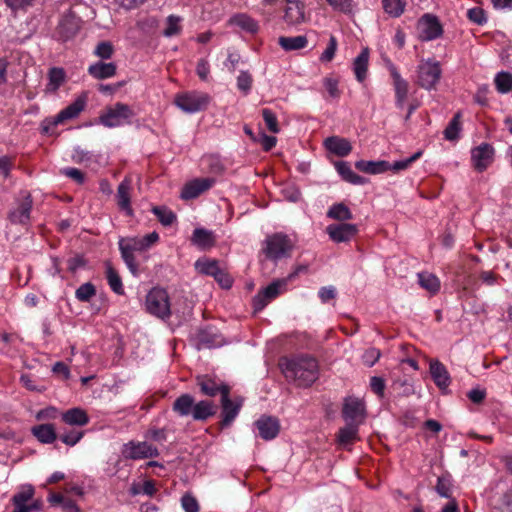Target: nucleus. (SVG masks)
I'll return each instance as SVG.
<instances>
[{
  "instance_id": "nucleus-64",
  "label": "nucleus",
  "mask_w": 512,
  "mask_h": 512,
  "mask_svg": "<svg viewBox=\"0 0 512 512\" xmlns=\"http://www.w3.org/2000/svg\"><path fill=\"white\" fill-rule=\"evenodd\" d=\"M181 505L185 512H199V503L197 499L190 494L182 496Z\"/></svg>"
},
{
  "instance_id": "nucleus-21",
  "label": "nucleus",
  "mask_w": 512,
  "mask_h": 512,
  "mask_svg": "<svg viewBox=\"0 0 512 512\" xmlns=\"http://www.w3.org/2000/svg\"><path fill=\"white\" fill-rule=\"evenodd\" d=\"M326 232L336 243L350 241L358 232V228L355 224L340 223L330 224L326 228Z\"/></svg>"
},
{
  "instance_id": "nucleus-58",
  "label": "nucleus",
  "mask_w": 512,
  "mask_h": 512,
  "mask_svg": "<svg viewBox=\"0 0 512 512\" xmlns=\"http://www.w3.org/2000/svg\"><path fill=\"white\" fill-rule=\"evenodd\" d=\"M61 412L55 407H47L37 412L36 419L39 421L61 419Z\"/></svg>"
},
{
  "instance_id": "nucleus-14",
  "label": "nucleus",
  "mask_w": 512,
  "mask_h": 512,
  "mask_svg": "<svg viewBox=\"0 0 512 512\" xmlns=\"http://www.w3.org/2000/svg\"><path fill=\"white\" fill-rule=\"evenodd\" d=\"M419 38L422 41H432L443 34V27L437 16L424 14L418 21Z\"/></svg>"
},
{
  "instance_id": "nucleus-62",
  "label": "nucleus",
  "mask_w": 512,
  "mask_h": 512,
  "mask_svg": "<svg viewBox=\"0 0 512 512\" xmlns=\"http://www.w3.org/2000/svg\"><path fill=\"white\" fill-rule=\"evenodd\" d=\"M467 17L471 22L477 25H483L487 21L484 10L479 7L469 9L467 11Z\"/></svg>"
},
{
  "instance_id": "nucleus-7",
  "label": "nucleus",
  "mask_w": 512,
  "mask_h": 512,
  "mask_svg": "<svg viewBox=\"0 0 512 512\" xmlns=\"http://www.w3.org/2000/svg\"><path fill=\"white\" fill-rule=\"evenodd\" d=\"M118 245L121 257L125 264L127 265L129 271L135 276L138 275L139 265L136 262L134 253L144 252L147 250L144 241H142V238L133 237L127 239H120Z\"/></svg>"
},
{
  "instance_id": "nucleus-22",
  "label": "nucleus",
  "mask_w": 512,
  "mask_h": 512,
  "mask_svg": "<svg viewBox=\"0 0 512 512\" xmlns=\"http://www.w3.org/2000/svg\"><path fill=\"white\" fill-rule=\"evenodd\" d=\"M284 21L288 25H299L305 22V4L300 0H285Z\"/></svg>"
},
{
  "instance_id": "nucleus-8",
  "label": "nucleus",
  "mask_w": 512,
  "mask_h": 512,
  "mask_svg": "<svg viewBox=\"0 0 512 512\" xmlns=\"http://www.w3.org/2000/svg\"><path fill=\"white\" fill-rule=\"evenodd\" d=\"M442 70L438 61L428 59L419 64L417 84L426 90L434 89L441 78Z\"/></svg>"
},
{
  "instance_id": "nucleus-12",
  "label": "nucleus",
  "mask_w": 512,
  "mask_h": 512,
  "mask_svg": "<svg viewBox=\"0 0 512 512\" xmlns=\"http://www.w3.org/2000/svg\"><path fill=\"white\" fill-rule=\"evenodd\" d=\"M133 116L131 108L124 103H116L100 116V122L106 127H117L127 122Z\"/></svg>"
},
{
  "instance_id": "nucleus-10",
  "label": "nucleus",
  "mask_w": 512,
  "mask_h": 512,
  "mask_svg": "<svg viewBox=\"0 0 512 512\" xmlns=\"http://www.w3.org/2000/svg\"><path fill=\"white\" fill-rule=\"evenodd\" d=\"M33 207V199L29 192H23L21 199L17 201V205L8 214V219L12 224L28 226L31 220V212Z\"/></svg>"
},
{
  "instance_id": "nucleus-33",
  "label": "nucleus",
  "mask_w": 512,
  "mask_h": 512,
  "mask_svg": "<svg viewBox=\"0 0 512 512\" xmlns=\"http://www.w3.org/2000/svg\"><path fill=\"white\" fill-rule=\"evenodd\" d=\"M117 67L114 63L98 61L88 68V73L95 79H107L116 74Z\"/></svg>"
},
{
  "instance_id": "nucleus-31",
  "label": "nucleus",
  "mask_w": 512,
  "mask_h": 512,
  "mask_svg": "<svg viewBox=\"0 0 512 512\" xmlns=\"http://www.w3.org/2000/svg\"><path fill=\"white\" fill-rule=\"evenodd\" d=\"M335 168L341 178L348 183L353 185H364L368 182L366 178L354 173L350 164L346 161L335 162Z\"/></svg>"
},
{
  "instance_id": "nucleus-2",
  "label": "nucleus",
  "mask_w": 512,
  "mask_h": 512,
  "mask_svg": "<svg viewBox=\"0 0 512 512\" xmlns=\"http://www.w3.org/2000/svg\"><path fill=\"white\" fill-rule=\"evenodd\" d=\"M295 248L294 241L282 232L268 235L262 245V253L268 260L277 262L290 258Z\"/></svg>"
},
{
  "instance_id": "nucleus-49",
  "label": "nucleus",
  "mask_w": 512,
  "mask_h": 512,
  "mask_svg": "<svg viewBox=\"0 0 512 512\" xmlns=\"http://www.w3.org/2000/svg\"><path fill=\"white\" fill-rule=\"evenodd\" d=\"M49 83L47 89L49 91H57L65 81V72L62 68H51L49 71Z\"/></svg>"
},
{
  "instance_id": "nucleus-26",
  "label": "nucleus",
  "mask_w": 512,
  "mask_h": 512,
  "mask_svg": "<svg viewBox=\"0 0 512 512\" xmlns=\"http://www.w3.org/2000/svg\"><path fill=\"white\" fill-rule=\"evenodd\" d=\"M32 435L43 444H52L58 439L56 427L52 423L35 425L31 428Z\"/></svg>"
},
{
  "instance_id": "nucleus-25",
  "label": "nucleus",
  "mask_w": 512,
  "mask_h": 512,
  "mask_svg": "<svg viewBox=\"0 0 512 512\" xmlns=\"http://www.w3.org/2000/svg\"><path fill=\"white\" fill-rule=\"evenodd\" d=\"M35 495V489L32 485L22 486L19 491H17L12 499V512H30L29 500Z\"/></svg>"
},
{
  "instance_id": "nucleus-56",
  "label": "nucleus",
  "mask_w": 512,
  "mask_h": 512,
  "mask_svg": "<svg viewBox=\"0 0 512 512\" xmlns=\"http://www.w3.org/2000/svg\"><path fill=\"white\" fill-rule=\"evenodd\" d=\"M421 155H422V152L417 151L416 153H414L412 156H410L407 159L395 161L392 165L390 164V170H393L395 172H398L401 170H406L412 165V163L417 161L421 157Z\"/></svg>"
},
{
  "instance_id": "nucleus-39",
  "label": "nucleus",
  "mask_w": 512,
  "mask_h": 512,
  "mask_svg": "<svg viewBox=\"0 0 512 512\" xmlns=\"http://www.w3.org/2000/svg\"><path fill=\"white\" fill-rule=\"evenodd\" d=\"M106 279L114 293L118 295L124 294L122 279L118 271L109 262L106 264Z\"/></svg>"
},
{
  "instance_id": "nucleus-23",
  "label": "nucleus",
  "mask_w": 512,
  "mask_h": 512,
  "mask_svg": "<svg viewBox=\"0 0 512 512\" xmlns=\"http://www.w3.org/2000/svg\"><path fill=\"white\" fill-rule=\"evenodd\" d=\"M61 422L73 428H82L90 422V417L84 409L73 407L61 412Z\"/></svg>"
},
{
  "instance_id": "nucleus-44",
  "label": "nucleus",
  "mask_w": 512,
  "mask_h": 512,
  "mask_svg": "<svg viewBox=\"0 0 512 512\" xmlns=\"http://www.w3.org/2000/svg\"><path fill=\"white\" fill-rule=\"evenodd\" d=\"M461 131V113L457 112L450 120L449 124L444 130V138L449 141H455L459 138Z\"/></svg>"
},
{
  "instance_id": "nucleus-50",
  "label": "nucleus",
  "mask_w": 512,
  "mask_h": 512,
  "mask_svg": "<svg viewBox=\"0 0 512 512\" xmlns=\"http://www.w3.org/2000/svg\"><path fill=\"white\" fill-rule=\"evenodd\" d=\"M451 475L449 473L443 474L438 477L437 483L435 486L436 492L444 498H451L452 497V491H451Z\"/></svg>"
},
{
  "instance_id": "nucleus-17",
  "label": "nucleus",
  "mask_w": 512,
  "mask_h": 512,
  "mask_svg": "<svg viewBox=\"0 0 512 512\" xmlns=\"http://www.w3.org/2000/svg\"><path fill=\"white\" fill-rule=\"evenodd\" d=\"M342 416L347 423L360 425L365 419V403L356 397H347L342 408Z\"/></svg>"
},
{
  "instance_id": "nucleus-3",
  "label": "nucleus",
  "mask_w": 512,
  "mask_h": 512,
  "mask_svg": "<svg viewBox=\"0 0 512 512\" xmlns=\"http://www.w3.org/2000/svg\"><path fill=\"white\" fill-rule=\"evenodd\" d=\"M211 96L202 91H185L175 95L174 104L187 114H194L207 109Z\"/></svg>"
},
{
  "instance_id": "nucleus-61",
  "label": "nucleus",
  "mask_w": 512,
  "mask_h": 512,
  "mask_svg": "<svg viewBox=\"0 0 512 512\" xmlns=\"http://www.w3.org/2000/svg\"><path fill=\"white\" fill-rule=\"evenodd\" d=\"M252 82V76L246 71H241L237 77V87L245 94H247L251 90Z\"/></svg>"
},
{
  "instance_id": "nucleus-63",
  "label": "nucleus",
  "mask_w": 512,
  "mask_h": 512,
  "mask_svg": "<svg viewBox=\"0 0 512 512\" xmlns=\"http://www.w3.org/2000/svg\"><path fill=\"white\" fill-rule=\"evenodd\" d=\"M327 3L335 10L342 13H350L353 7V0H326Z\"/></svg>"
},
{
  "instance_id": "nucleus-15",
  "label": "nucleus",
  "mask_w": 512,
  "mask_h": 512,
  "mask_svg": "<svg viewBox=\"0 0 512 512\" xmlns=\"http://www.w3.org/2000/svg\"><path fill=\"white\" fill-rule=\"evenodd\" d=\"M196 268L205 275L212 276L222 288L229 289L232 286V278L220 268L216 260H198Z\"/></svg>"
},
{
  "instance_id": "nucleus-28",
  "label": "nucleus",
  "mask_w": 512,
  "mask_h": 512,
  "mask_svg": "<svg viewBox=\"0 0 512 512\" xmlns=\"http://www.w3.org/2000/svg\"><path fill=\"white\" fill-rule=\"evenodd\" d=\"M229 25L237 26L244 32L254 35L259 31V23L246 13H237L229 19Z\"/></svg>"
},
{
  "instance_id": "nucleus-46",
  "label": "nucleus",
  "mask_w": 512,
  "mask_h": 512,
  "mask_svg": "<svg viewBox=\"0 0 512 512\" xmlns=\"http://www.w3.org/2000/svg\"><path fill=\"white\" fill-rule=\"evenodd\" d=\"M182 18L177 15H169L166 18V27L163 30V35L165 37H173L179 35L182 31L181 26Z\"/></svg>"
},
{
  "instance_id": "nucleus-11",
  "label": "nucleus",
  "mask_w": 512,
  "mask_h": 512,
  "mask_svg": "<svg viewBox=\"0 0 512 512\" xmlns=\"http://www.w3.org/2000/svg\"><path fill=\"white\" fill-rule=\"evenodd\" d=\"M195 380L201 394L207 397L213 398L219 394L221 398L225 390L231 391V387L216 376L198 375Z\"/></svg>"
},
{
  "instance_id": "nucleus-29",
  "label": "nucleus",
  "mask_w": 512,
  "mask_h": 512,
  "mask_svg": "<svg viewBox=\"0 0 512 512\" xmlns=\"http://www.w3.org/2000/svg\"><path fill=\"white\" fill-rule=\"evenodd\" d=\"M430 374L439 389L444 390L450 385V375L441 362L435 360L430 363Z\"/></svg>"
},
{
  "instance_id": "nucleus-37",
  "label": "nucleus",
  "mask_w": 512,
  "mask_h": 512,
  "mask_svg": "<svg viewBox=\"0 0 512 512\" xmlns=\"http://www.w3.org/2000/svg\"><path fill=\"white\" fill-rule=\"evenodd\" d=\"M359 425L347 423L345 427L339 429L337 441L339 445L346 447L354 443L358 438Z\"/></svg>"
},
{
  "instance_id": "nucleus-53",
  "label": "nucleus",
  "mask_w": 512,
  "mask_h": 512,
  "mask_svg": "<svg viewBox=\"0 0 512 512\" xmlns=\"http://www.w3.org/2000/svg\"><path fill=\"white\" fill-rule=\"evenodd\" d=\"M95 295H96V288L90 282L82 284L75 291V297L81 302H89L91 300V298L94 297Z\"/></svg>"
},
{
  "instance_id": "nucleus-20",
  "label": "nucleus",
  "mask_w": 512,
  "mask_h": 512,
  "mask_svg": "<svg viewBox=\"0 0 512 512\" xmlns=\"http://www.w3.org/2000/svg\"><path fill=\"white\" fill-rule=\"evenodd\" d=\"M258 435L266 441L276 438L280 432V423L276 417L262 415L254 423Z\"/></svg>"
},
{
  "instance_id": "nucleus-1",
  "label": "nucleus",
  "mask_w": 512,
  "mask_h": 512,
  "mask_svg": "<svg viewBox=\"0 0 512 512\" xmlns=\"http://www.w3.org/2000/svg\"><path fill=\"white\" fill-rule=\"evenodd\" d=\"M279 367L285 378L298 387H310L319 376L318 361L310 355L282 357Z\"/></svg>"
},
{
  "instance_id": "nucleus-13",
  "label": "nucleus",
  "mask_w": 512,
  "mask_h": 512,
  "mask_svg": "<svg viewBox=\"0 0 512 512\" xmlns=\"http://www.w3.org/2000/svg\"><path fill=\"white\" fill-rule=\"evenodd\" d=\"M288 282L287 279H277L262 289L253 298V307L255 311H261L273 299H275L283 290Z\"/></svg>"
},
{
  "instance_id": "nucleus-52",
  "label": "nucleus",
  "mask_w": 512,
  "mask_h": 512,
  "mask_svg": "<svg viewBox=\"0 0 512 512\" xmlns=\"http://www.w3.org/2000/svg\"><path fill=\"white\" fill-rule=\"evenodd\" d=\"M495 85L500 93H508L512 90V74L509 72H499L495 76Z\"/></svg>"
},
{
  "instance_id": "nucleus-34",
  "label": "nucleus",
  "mask_w": 512,
  "mask_h": 512,
  "mask_svg": "<svg viewBox=\"0 0 512 512\" xmlns=\"http://www.w3.org/2000/svg\"><path fill=\"white\" fill-rule=\"evenodd\" d=\"M369 63V50L364 48L353 61V71L358 82H363L367 77Z\"/></svg>"
},
{
  "instance_id": "nucleus-38",
  "label": "nucleus",
  "mask_w": 512,
  "mask_h": 512,
  "mask_svg": "<svg viewBox=\"0 0 512 512\" xmlns=\"http://www.w3.org/2000/svg\"><path fill=\"white\" fill-rule=\"evenodd\" d=\"M278 43L285 51L299 50L307 46L308 39L304 35L295 37L281 36L278 39Z\"/></svg>"
},
{
  "instance_id": "nucleus-4",
  "label": "nucleus",
  "mask_w": 512,
  "mask_h": 512,
  "mask_svg": "<svg viewBox=\"0 0 512 512\" xmlns=\"http://www.w3.org/2000/svg\"><path fill=\"white\" fill-rule=\"evenodd\" d=\"M230 394L231 391L225 390L220 398L221 412L220 421L218 422L220 431L232 426L244 405V397L234 396L231 398Z\"/></svg>"
},
{
  "instance_id": "nucleus-55",
  "label": "nucleus",
  "mask_w": 512,
  "mask_h": 512,
  "mask_svg": "<svg viewBox=\"0 0 512 512\" xmlns=\"http://www.w3.org/2000/svg\"><path fill=\"white\" fill-rule=\"evenodd\" d=\"M393 390L398 392L400 396H410L414 393L413 385L408 379H396L392 384Z\"/></svg>"
},
{
  "instance_id": "nucleus-43",
  "label": "nucleus",
  "mask_w": 512,
  "mask_h": 512,
  "mask_svg": "<svg viewBox=\"0 0 512 512\" xmlns=\"http://www.w3.org/2000/svg\"><path fill=\"white\" fill-rule=\"evenodd\" d=\"M420 286L429 291L431 294H436L440 289V280L437 276L423 272L418 274Z\"/></svg>"
},
{
  "instance_id": "nucleus-9",
  "label": "nucleus",
  "mask_w": 512,
  "mask_h": 512,
  "mask_svg": "<svg viewBox=\"0 0 512 512\" xmlns=\"http://www.w3.org/2000/svg\"><path fill=\"white\" fill-rule=\"evenodd\" d=\"M121 455L126 460H141L157 457L159 455V451L156 446L146 441L131 440L123 444L121 448Z\"/></svg>"
},
{
  "instance_id": "nucleus-35",
  "label": "nucleus",
  "mask_w": 512,
  "mask_h": 512,
  "mask_svg": "<svg viewBox=\"0 0 512 512\" xmlns=\"http://www.w3.org/2000/svg\"><path fill=\"white\" fill-rule=\"evenodd\" d=\"M117 204L119 208L126 212L127 215H132L131 199H130V183L123 180L117 188Z\"/></svg>"
},
{
  "instance_id": "nucleus-40",
  "label": "nucleus",
  "mask_w": 512,
  "mask_h": 512,
  "mask_svg": "<svg viewBox=\"0 0 512 512\" xmlns=\"http://www.w3.org/2000/svg\"><path fill=\"white\" fill-rule=\"evenodd\" d=\"M157 492L158 489L156 487V482L152 479L145 480L142 484L133 483L129 488V494L132 496L144 494L149 497H153Z\"/></svg>"
},
{
  "instance_id": "nucleus-51",
  "label": "nucleus",
  "mask_w": 512,
  "mask_h": 512,
  "mask_svg": "<svg viewBox=\"0 0 512 512\" xmlns=\"http://www.w3.org/2000/svg\"><path fill=\"white\" fill-rule=\"evenodd\" d=\"M219 336L211 328L203 329L198 334V341L201 345L211 348L220 344Z\"/></svg>"
},
{
  "instance_id": "nucleus-42",
  "label": "nucleus",
  "mask_w": 512,
  "mask_h": 512,
  "mask_svg": "<svg viewBox=\"0 0 512 512\" xmlns=\"http://www.w3.org/2000/svg\"><path fill=\"white\" fill-rule=\"evenodd\" d=\"M151 212L158 221L165 227L171 226L177 220L176 214L166 206H153Z\"/></svg>"
},
{
  "instance_id": "nucleus-41",
  "label": "nucleus",
  "mask_w": 512,
  "mask_h": 512,
  "mask_svg": "<svg viewBox=\"0 0 512 512\" xmlns=\"http://www.w3.org/2000/svg\"><path fill=\"white\" fill-rule=\"evenodd\" d=\"M192 242L202 248H209L214 245L213 233L204 228H196L193 231Z\"/></svg>"
},
{
  "instance_id": "nucleus-45",
  "label": "nucleus",
  "mask_w": 512,
  "mask_h": 512,
  "mask_svg": "<svg viewBox=\"0 0 512 512\" xmlns=\"http://www.w3.org/2000/svg\"><path fill=\"white\" fill-rule=\"evenodd\" d=\"M384 11L392 17H400L406 7V0H382Z\"/></svg>"
},
{
  "instance_id": "nucleus-5",
  "label": "nucleus",
  "mask_w": 512,
  "mask_h": 512,
  "mask_svg": "<svg viewBox=\"0 0 512 512\" xmlns=\"http://www.w3.org/2000/svg\"><path fill=\"white\" fill-rule=\"evenodd\" d=\"M146 310L151 315L166 320L172 314L169 296L165 289L153 288L146 296Z\"/></svg>"
},
{
  "instance_id": "nucleus-30",
  "label": "nucleus",
  "mask_w": 512,
  "mask_h": 512,
  "mask_svg": "<svg viewBox=\"0 0 512 512\" xmlns=\"http://www.w3.org/2000/svg\"><path fill=\"white\" fill-rule=\"evenodd\" d=\"M324 144L328 151L339 157H345L352 151L350 142L347 139L340 138L338 136L328 137Z\"/></svg>"
},
{
  "instance_id": "nucleus-6",
  "label": "nucleus",
  "mask_w": 512,
  "mask_h": 512,
  "mask_svg": "<svg viewBox=\"0 0 512 512\" xmlns=\"http://www.w3.org/2000/svg\"><path fill=\"white\" fill-rule=\"evenodd\" d=\"M86 106V96L77 97L71 104L62 109L55 117L45 119L42 125L43 132L46 134L53 133L55 127L63 124L68 120L76 118Z\"/></svg>"
},
{
  "instance_id": "nucleus-36",
  "label": "nucleus",
  "mask_w": 512,
  "mask_h": 512,
  "mask_svg": "<svg viewBox=\"0 0 512 512\" xmlns=\"http://www.w3.org/2000/svg\"><path fill=\"white\" fill-rule=\"evenodd\" d=\"M195 400L190 394H182L173 403L172 409L179 416H192Z\"/></svg>"
},
{
  "instance_id": "nucleus-19",
  "label": "nucleus",
  "mask_w": 512,
  "mask_h": 512,
  "mask_svg": "<svg viewBox=\"0 0 512 512\" xmlns=\"http://www.w3.org/2000/svg\"><path fill=\"white\" fill-rule=\"evenodd\" d=\"M215 179L210 177L195 178L187 182L181 191V198L184 200L195 199L202 193L208 191L215 184Z\"/></svg>"
},
{
  "instance_id": "nucleus-60",
  "label": "nucleus",
  "mask_w": 512,
  "mask_h": 512,
  "mask_svg": "<svg viewBox=\"0 0 512 512\" xmlns=\"http://www.w3.org/2000/svg\"><path fill=\"white\" fill-rule=\"evenodd\" d=\"M337 39L335 36L331 35L329 39L328 46L326 47L325 51L320 56V60L322 62H330L333 60L336 50H337Z\"/></svg>"
},
{
  "instance_id": "nucleus-59",
  "label": "nucleus",
  "mask_w": 512,
  "mask_h": 512,
  "mask_svg": "<svg viewBox=\"0 0 512 512\" xmlns=\"http://www.w3.org/2000/svg\"><path fill=\"white\" fill-rule=\"evenodd\" d=\"M4 3L9 7L13 12L17 11H26L29 7H32L35 3V0H3Z\"/></svg>"
},
{
  "instance_id": "nucleus-18",
  "label": "nucleus",
  "mask_w": 512,
  "mask_h": 512,
  "mask_svg": "<svg viewBox=\"0 0 512 512\" xmlns=\"http://www.w3.org/2000/svg\"><path fill=\"white\" fill-rule=\"evenodd\" d=\"M494 148L488 143H481L471 150V161L475 170L483 172L493 162Z\"/></svg>"
},
{
  "instance_id": "nucleus-48",
  "label": "nucleus",
  "mask_w": 512,
  "mask_h": 512,
  "mask_svg": "<svg viewBox=\"0 0 512 512\" xmlns=\"http://www.w3.org/2000/svg\"><path fill=\"white\" fill-rule=\"evenodd\" d=\"M84 434L83 430L72 427L70 430L64 431L60 434L58 438L67 446L73 447L84 437Z\"/></svg>"
},
{
  "instance_id": "nucleus-57",
  "label": "nucleus",
  "mask_w": 512,
  "mask_h": 512,
  "mask_svg": "<svg viewBox=\"0 0 512 512\" xmlns=\"http://www.w3.org/2000/svg\"><path fill=\"white\" fill-rule=\"evenodd\" d=\"M95 55L101 59H110L114 53V47L109 41L99 42L95 49Z\"/></svg>"
},
{
  "instance_id": "nucleus-16",
  "label": "nucleus",
  "mask_w": 512,
  "mask_h": 512,
  "mask_svg": "<svg viewBox=\"0 0 512 512\" xmlns=\"http://www.w3.org/2000/svg\"><path fill=\"white\" fill-rule=\"evenodd\" d=\"M81 19L72 11L64 14L56 28L57 38L63 42L76 36L80 29Z\"/></svg>"
},
{
  "instance_id": "nucleus-27",
  "label": "nucleus",
  "mask_w": 512,
  "mask_h": 512,
  "mask_svg": "<svg viewBox=\"0 0 512 512\" xmlns=\"http://www.w3.org/2000/svg\"><path fill=\"white\" fill-rule=\"evenodd\" d=\"M217 409V405L212 400H200L194 404L192 419L204 422L216 415Z\"/></svg>"
},
{
  "instance_id": "nucleus-24",
  "label": "nucleus",
  "mask_w": 512,
  "mask_h": 512,
  "mask_svg": "<svg viewBox=\"0 0 512 512\" xmlns=\"http://www.w3.org/2000/svg\"><path fill=\"white\" fill-rule=\"evenodd\" d=\"M390 74L393 79V86L395 90V104L396 107L402 109L408 95V82L403 79L394 65L390 67Z\"/></svg>"
},
{
  "instance_id": "nucleus-47",
  "label": "nucleus",
  "mask_w": 512,
  "mask_h": 512,
  "mask_svg": "<svg viewBox=\"0 0 512 512\" xmlns=\"http://www.w3.org/2000/svg\"><path fill=\"white\" fill-rule=\"evenodd\" d=\"M327 216L329 218L339 220V221H346L351 220L353 218V215L349 208L342 204H334L327 212Z\"/></svg>"
},
{
  "instance_id": "nucleus-32",
  "label": "nucleus",
  "mask_w": 512,
  "mask_h": 512,
  "mask_svg": "<svg viewBox=\"0 0 512 512\" xmlns=\"http://www.w3.org/2000/svg\"><path fill=\"white\" fill-rule=\"evenodd\" d=\"M355 168L361 172L376 175V174H380V173L390 170V163L385 160H379V161L359 160V161H356Z\"/></svg>"
},
{
  "instance_id": "nucleus-54",
  "label": "nucleus",
  "mask_w": 512,
  "mask_h": 512,
  "mask_svg": "<svg viewBox=\"0 0 512 512\" xmlns=\"http://www.w3.org/2000/svg\"><path fill=\"white\" fill-rule=\"evenodd\" d=\"M261 114L267 129L274 134L279 133L280 127L278 124L276 114L271 109L268 108L262 109Z\"/></svg>"
}]
</instances>
